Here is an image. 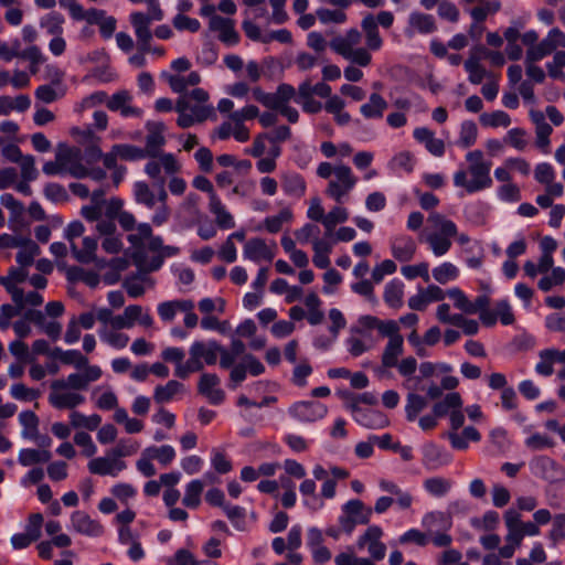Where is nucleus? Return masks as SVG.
Returning a JSON list of instances; mask_svg holds the SVG:
<instances>
[{
  "instance_id": "38",
  "label": "nucleus",
  "mask_w": 565,
  "mask_h": 565,
  "mask_svg": "<svg viewBox=\"0 0 565 565\" xmlns=\"http://www.w3.org/2000/svg\"><path fill=\"white\" fill-rule=\"evenodd\" d=\"M209 210L214 215L217 227L221 230L235 227L234 216L223 204L218 195H212L211 200H209Z\"/></svg>"
},
{
  "instance_id": "17",
  "label": "nucleus",
  "mask_w": 565,
  "mask_h": 565,
  "mask_svg": "<svg viewBox=\"0 0 565 565\" xmlns=\"http://www.w3.org/2000/svg\"><path fill=\"white\" fill-rule=\"evenodd\" d=\"M153 322L149 311L145 310L140 305L127 306L121 315H117L114 318V327L122 329H131L136 323L143 328H151Z\"/></svg>"
},
{
  "instance_id": "10",
  "label": "nucleus",
  "mask_w": 565,
  "mask_h": 565,
  "mask_svg": "<svg viewBox=\"0 0 565 565\" xmlns=\"http://www.w3.org/2000/svg\"><path fill=\"white\" fill-rule=\"evenodd\" d=\"M148 13L136 11L129 15L140 51L143 52L150 51L149 44L152 39L151 23L163 19V11L160 8L159 0H148Z\"/></svg>"
},
{
  "instance_id": "14",
  "label": "nucleus",
  "mask_w": 565,
  "mask_h": 565,
  "mask_svg": "<svg viewBox=\"0 0 565 565\" xmlns=\"http://www.w3.org/2000/svg\"><path fill=\"white\" fill-rule=\"evenodd\" d=\"M68 529L76 534L87 537H99L105 532L100 521L93 519L83 510H75L71 513Z\"/></svg>"
},
{
  "instance_id": "41",
  "label": "nucleus",
  "mask_w": 565,
  "mask_h": 565,
  "mask_svg": "<svg viewBox=\"0 0 565 565\" xmlns=\"http://www.w3.org/2000/svg\"><path fill=\"white\" fill-rule=\"evenodd\" d=\"M104 196V189H97L92 192L90 204L82 207V215L87 222H93L99 218L103 215L104 210H107L109 201H106Z\"/></svg>"
},
{
  "instance_id": "26",
  "label": "nucleus",
  "mask_w": 565,
  "mask_h": 565,
  "mask_svg": "<svg viewBox=\"0 0 565 565\" xmlns=\"http://www.w3.org/2000/svg\"><path fill=\"white\" fill-rule=\"evenodd\" d=\"M82 369V371L71 373L65 379H62L67 385L79 393L86 391L90 383L98 381L103 375L100 366L95 364Z\"/></svg>"
},
{
  "instance_id": "2",
  "label": "nucleus",
  "mask_w": 565,
  "mask_h": 565,
  "mask_svg": "<svg viewBox=\"0 0 565 565\" xmlns=\"http://www.w3.org/2000/svg\"><path fill=\"white\" fill-rule=\"evenodd\" d=\"M136 233L128 235L127 239L131 244V258L138 269L145 271L158 270L166 257H172L179 254L180 249L175 246H164L160 236L152 235V228L148 223H141L137 226Z\"/></svg>"
},
{
  "instance_id": "49",
  "label": "nucleus",
  "mask_w": 565,
  "mask_h": 565,
  "mask_svg": "<svg viewBox=\"0 0 565 565\" xmlns=\"http://www.w3.org/2000/svg\"><path fill=\"white\" fill-rule=\"evenodd\" d=\"M46 68L47 76L51 78V83L49 85H41L38 87V99L43 100L45 103H51L58 97L56 87L61 83V73L55 67L46 66Z\"/></svg>"
},
{
  "instance_id": "5",
  "label": "nucleus",
  "mask_w": 565,
  "mask_h": 565,
  "mask_svg": "<svg viewBox=\"0 0 565 565\" xmlns=\"http://www.w3.org/2000/svg\"><path fill=\"white\" fill-rule=\"evenodd\" d=\"M467 169H459L454 173L452 181L456 188L462 189L468 194H473L492 186L490 174L492 163L484 159L481 150H472L466 153Z\"/></svg>"
},
{
  "instance_id": "45",
  "label": "nucleus",
  "mask_w": 565,
  "mask_h": 565,
  "mask_svg": "<svg viewBox=\"0 0 565 565\" xmlns=\"http://www.w3.org/2000/svg\"><path fill=\"white\" fill-rule=\"evenodd\" d=\"M404 289L405 285L401 279L394 278L390 280L385 285L383 292L385 303L393 309L402 308L404 305Z\"/></svg>"
},
{
  "instance_id": "35",
  "label": "nucleus",
  "mask_w": 565,
  "mask_h": 565,
  "mask_svg": "<svg viewBox=\"0 0 565 565\" xmlns=\"http://www.w3.org/2000/svg\"><path fill=\"white\" fill-rule=\"evenodd\" d=\"M507 527L505 542L518 545L519 547L524 540V533L521 526V514L515 509H508L503 515Z\"/></svg>"
},
{
  "instance_id": "25",
  "label": "nucleus",
  "mask_w": 565,
  "mask_h": 565,
  "mask_svg": "<svg viewBox=\"0 0 565 565\" xmlns=\"http://www.w3.org/2000/svg\"><path fill=\"white\" fill-rule=\"evenodd\" d=\"M498 321L503 326H511L515 321L512 307L508 299L498 300L494 310H483L481 312V322L483 326L493 327Z\"/></svg>"
},
{
  "instance_id": "15",
  "label": "nucleus",
  "mask_w": 565,
  "mask_h": 565,
  "mask_svg": "<svg viewBox=\"0 0 565 565\" xmlns=\"http://www.w3.org/2000/svg\"><path fill=\"white\" fill-rule=\"evenodd\" d=\"M383 530L379 525H370L356 540L359 550L366 548L373 561H382L386 554V546L381 541Z\"/></svg>"
},
{
  "instance_id": "64",
  "label": "nucleus",
  "mask_w": 565,
  "mask_h": 565,
  "mask_svg": "<svg viewBox=\"0 0 565 565\" xmlns=\"http://www.w3.org/2000/svg\"><path fill=\"white\" fill-rule=\"evenodd\" d=\"M134 196L138 204H142L148 209H153L158 202V195L143 181L134 184Z\"/></svg>"
},
{
  "instance_id": "1",
  "label": "nucleus",
  "mask_w": 565,
  "mask_h": 565,
  "mask_svg": "<svg viewBox=\"0 0 565 565\" xmlns=\"http://www.w3.org/2000/svg\"><path fill=\"white\" fill-rule=\"evenodd\" d=\"M361 26L365 33L366 47L361 46L362 34L356 29H350L343 34L334 36L329 46L338 55L360 67H366L372 62V51H379L383 45L377 22L372 14L362 19Z\"/></svg>"
},
{
  "instance_id": "9",
  "label": "nucleus",
  "mask_w": 565,
  "mask_h": 565,
  "mask_svg": "<svg viewBox=\"0 0 565 565\" xmlns=\"http://www.w3.org/2000/svg\"><path fill=\"white\" fill-rule=\"evenodd\" d=\"M185 367H179L178 377L185 379L189 374L203 370L204 364L213 365L221 356V345L216 341H194L189 349Z\"/></svg>"
},
{
  "instance_id": "23",
  "label": "nucleus",
  "mask_w": 565,
  "mask_h": 565,
  "mask_svg": "<svg viewBox=\"0 0 565 565\" xmlns=\"http://www.w3.org/2000/svg\"><path fill=\"white\" fill-rule=\"evenodd\" d=\"M126 469V462L110 451L103 457H97L88 462V470L98 476L117 477Z\"/></svg>"
},
{
  "instance_id": "34",
  "label": "nucleus",
  "mask_w": 565,
  "mask_h": 565,
  "mask_svg": "<svg viewBox=\"0 0 565 565\" xmlns=\"http://www.w3.org/2000/svg\"><path fill=\"white\" fill-rule=\"evenodd\" d=\"M413 137L424 145L425 149L434 157L440 158L445 154V142L436 138L435 132L426 127H417Z\"/></svg>"
},
{
  "instance_id": "46",
  "label": "nucleus",
  "mask_w": 565,
  "mask_h": 565,
  "mask_svg": "<svg viewBox=\"0 0 565 565\" xmlns=\"http://www.w3.org/2000/svg\"><path fill=\"white\" fill-rule=\"evenodd\" d=\"M73 136L77 137L82 141H87L88 143H92L88 146L85 150V153L83 156V159L90 164L99 161L103 158V151L100 148L94 143V140L96 139L94 132L87 128L85 130L79 129H73L72 131Z\"/></svg>"
},
{
  "instance_id": "13",
  "label": "nucleus",
  "mask_w": 565,
  "mask_h": 565,
  "mask_svg": "<svg viewBox=\"0 0 565 565\" xmlns=\"http://www.w3.org/2000/svg\"><path fill=\"white\" fill-rule=\"evenodd\" d=\"M288 414L295 420L302 424H310L320 420L328 414V407L316 401H301L294 403Z\"/></svg>"
},
{
  "instance_id": "57",
  "label": "nucleus",
  "mask_w": 565,
  "mask_h": 565,
  "mask_svg": "<svg viewBox=\"0 0 565 565\" xmlns=\"http://www.w3.org/2000/svg\"><path fill=\"white\" fill-rule=\"evenodd\" d=\"M460 269L451 262H443L431 270L433 278L440 285H446L459 278Z\"/></svg>"
},
{
  "instance_id": "63",
  "label": "nucleus",
  "mask_w": 565,
  "mask_h": 565,
  "mask_svg": "<svg viewBox=\"0 0 565 565\" xmlns=\"http://www.w3.org/2000/svg\"><path fill=\"white\" fill-rule=\"evenodd\" d=\"M349 218V212L345 207L337 205L332 207L324 216L323 227L326 230V236H332L335 226L340 223H344Z\"/></svg>"
},
{
  "instance_id": "62",
  "label": "nucleus",
  "mask_w": 565,
  "mask_h": 565,
  "mask_svg": "<svg viewBox=\"0 0 565 565\" xmlns=\"http://www.w3.org/2000/svg\"><path fill=\"white\" fill-rule=\"evenodd\" d=\"M143 450L152 460H157L163 467L169 466L177 456L174 448L170 445L149 446Z\"/></svg>"
},
{
  "instance_id": "16",
  "label": "nucleus",
  "mask_w": 565,
  "mask_h": 565,
  "mask_svg": "<svg viewBox=\"0 0 565 565\" xmlns=\"http://www.w3.org/2000/svg\"><path fill=\"white\" fill-rule=\"evenodd\" d=\"M57 159L64 174L78 179L86 177L87 168L83 164V154L79 148L61 146L57 149Z\"/></svg>"
},
{
  "instance_id": "59",
  "label": "nucleus",
  "mask_w": 565,
  "mask_h": 565,
  "mask_svg": "<svg viewBox=\"0 0 565 565\" xmlns=\"http://www.w3.org/2000/svg\"><path fill=\"white\" fill-rule=\"evenodd\" d=\"M478 139V127L472 120H463L460 124L459 135L456 145L461 149L472 147Z\"/></svg>"
},
{
  "instance_id": "39",
  "label": "nucleus",
  "mask_w": 565,
  "mask_h": 565,
  "mask_svg": "<svg viewBox=\"0 0 565 565\" xmlns=\"http://www.w3.org/2000/svg\"><path fill=\"white\" fill-rule=\"evenodd\" d=\"M92 401L100 411H111L118 405V397L114 390L106 384L97 385L92 390Z\"/></svg>"
},
{
  "instance_id": "36",
  "label": "nucleus",
  "mask_w": 565,
  "mask_h": 565,
  "mask_svg": "<svg viewBox=\"0 0 565 565\" xmlns=\"http://www.w3.org/2000/svg\"><path fill=\"white\" fill-rule=\"evenodd\" d=\"M122 328L113 326H100L97 333L100 341L115 350H122L129 343V335L124 333Z\"/></svg>"
},
{
  "instance_id": "33",
  "label": "nucleus",
  "mask_w": 565,
  "mask_h": 565,
  "mask_svg": "<svg viewBox=\"0 0 565 565\" xmlns=\"http://www.w3.org/2000/svg\"><path fill=\"white\" fill-rule=\"evenodd\" d=\"M122 206V202L119 199L109 200L107 210H104L103 215L95 220L96 231L102 236H107L116 232V218L119 210Z\"/></svg>"
},
{
  "instance_id": "7",
  "label": "nucleus",
  "mask_w": 565,
  "mask_h": 565,
  "mask_svg": "<svg viewBox=\"0 0 565 565\" xmlns=\"http://www.w3.org/2000/svg\"><path fill=\"white\" fill-rule=\"evenodd\" d=\"M317 175L329 180L326 194L339 204L345 201L358 183V178L354 175L351 167L344 163L320 162L317 167Z\"/></svg>"
},
{
  "instance_id": "29",
  "label": "nucleus",
  "mask_w": 565,
  "mask_h": 565,
  "mask_svg": "<svg viewBox=\"0 0 565 565\" xmlns=\"http://www.w3.org/2000/svg\"><path fill=\"white\" fill-rule=\"evenodd\" d=\"M392 256L399 263L411 262L417 250L415 239L408 235H397L390 241Z\"/></svg>"
},
{
  "instance_id": "47",
  "label": "nucleus",
  "mask_w": 565,
  "mask_h": 565,
  "mask_svg": "<svg viewBox=\"0 0 565 565\" xmlns=\"http://www.w3.org/2000/svg\"><path fill=\"white\" fill-rule=\"evenodd\" d=\"M294 218V213L289 207L281 209L278 214L267 216L263 224L257 226V231H267L270 234H276L281 231L284 224L290 223Z\"/></svg>"
},
{
  "instance_id": "48",
  "label": "nucleus",
  "mask_w": 565,
  "mask_h": 565,
  "mask_svg": "<svg viewBox=\"0 0 565 565\" xmlns=\"http://www.w3.org/2000/svg\"><path fill=\"white\" fill-rule=\"evenodd\" d=\"M341 510L351 515L358 524H367L373 513V510L359 499L347 501Z\"/></svg>"
},
{
  "instance_id": "50",
  "label": "nucleus",
  "mask_w": 565,
  "mask_h": 565,
  "mask_svg": "<svg viewBox=\"0 0 565 565\" xmlns=\"http://www.w3.org/2000/svg\"><path fill=\"white\" fill-rule=\"evenodd\" d=\"M205 483L201 479H193L185 484L182 504L189 509L195 510L201 504V497Z\"/></svg>"
},
{
  "instance_id": "56",
  "label": "nucleus",
  "mask_w": 565,
  "mask_h": 565,
  "mask_svg": "<svg viewBox=\"0 0 565 565\" xmlns=\"http://www.w3.org/2000/svg\"><path fill=\"white\" fill-rule=\"evenodd\" d=\"M408 24L413 30L422 34L433 33L437 29L434 15L417 11L409 14Z\"/></svg>"
},
{
  "instance_id": "55",
  "label": "nucleus",
  "mask_w": 565,
  "mask_h": 565,
  "mask_svg": "<svg viewBox=\"0 0 565 565\" xmlns=\"http://www.w3.org/2000/svg\"><path fill=\"white\" fill-rule=\"evenodd\" d=\"M404 352V339H392V341H387L383 353H382V364L384 367L391 369L397 365L398 358Z\"/></svg>"
},
{
  "instance_id": "22",
  "label": "nucleus",
  "mask_w": 565,
  "mask_h": 565,
  "mask_svg": "<svg viewBox=\"0 0 565 565\" xmlns=\"http://www.w3.org/2000/svg\"><path fill=\"white\" fill-rule=\"evenodd\" d=\"M353 419L361 426L370 429H381L388 426V418L380 411L365 409L356 404H350L348 406Z\"/></svg>"
},
{
  "instance_id": "20",
  "label": "nucleus",
  "mask_w": 565,
  "mask_h": 565,
  "mask_svg": "<svg viewBox=\"0 0 565 565\" xmlns=\"http://www.w3.org/2000/svg\"><path fill=\"white\" fill-rule=\"evenodd\" d=\"M422 463L428 470H437L452 461V456L444 447L435 443H426L422 446Z\"/></svg>"
},
{
  "instance_id": "54",
  "label": "nucleus",
  "mask_w": 565,
  "mask_h": 565,
  "mask_svg": "<svg viewBox=\"0 0 565 565\" xmlns=\"http://www.w3.org/2000/svg\"><path fill=\"white\" fill-rule=\"evenodd\" d=\"M282 188L286 194L301 198L306 193V181L296 172H286L281 175Z\"/></svg>"
},
{
  "instance_id": "32",
  "label": "nucleus",
  "mask_w": 565,
  "mask_h": 565,
  "mask_svg": "<svg viewBox=\"0 0 565 565\" xmlns=\"http://www.w3.org/2000/svg\"><path fill=\"white\" fill-rule=\"evenodd\" d=\"M210 30L218 33V39L224 44L232 46L239 41V35L235 30L234 21L223 17H212L209 21Z\"/></svg>"
},
{
  "instance_id": "61",
  "label": "nucleus",
  "mask_w": 565,
  "mask_h": 565,
  "mask_svg": "<svg viewBox=\"0 0 565 565\" xmlns=\"http://www.w3.org/2000/svg\"><path fill=\"white\" fill-rule=\"evenodd\" d=\"M387 107L386 100L379 94L373 93L367 103L360 108L361 114L365 118H381Z\"/></svg>"
},
{
  "instance_id": "3",
  "label": "nucleus",
  "mask_w": 565,
  "mask_h": 565,
  "mask_svg": "<svg viewBox=\"0 0 565 565\" xmlns=\"http://www.w3.org/2000/svg\"><path fill=\"white\" fill-rule=\"evenodd\" d=\"M428 226L420 233L419 241L425 243L435 257H443L451 249L452 241L466 246L471 242L467 233H459L457 224L439 212H430Z\"/></svg>"
},
{
  "instance_id": "19",
  "label": "nucleus",
  "mask_w": 565,
  "mask_h": 565,
  "mask_svg": "<svg viewBox=\"0 0 565 565\" xmlns=\"http://www.w3.org/2000/svg\"><path fill=\"white\" fill-rule=\"evenodd\" d=\"M277 245L274 241L267 243L260 237L248 239L243 248V257L253 263L271 262L276 255Z\"/></svg>"
},
{
  "instance_id": "8",
  "label": "nucleus",
  "mask_w": 565,
  "mask_h": 565,
  "mask_svg": "<svg viewBox=\"0 0 565 565\" xmlns=\"http://www.w3.org/2000/svg\"><path fill=\"white\" fill-rule=\"evenodd\" d=\"M0 285L11 295L12 301L29 311L35 307V276L29 277L24 267H13L7 276H0Z\"/></svg>"
},
{
  "instance_id": "4",
  "label": "nucleus",
  "mask_w": 565,
  "mask_h": 565,
  "mask_svg": "<svg viewBox=\"0 0 565 565\" xmlns=\"http://www.w3.org/2000/svg\"><path fill=\"white\" fill-rule=\"evenodd\" d=\"M220 366L231 369L230 380L239 384L247 374L258 376L265 372L264 364L253 354L246 353V347L239 339H233L228 349L221 347Z\"/></svg>"
},
{
  "instance_id": "21",
  "label": "nucleus",
  "mask_w": 565,
  "mask_h": 565,
  "mask_svg": "<svg viewBox=\"0 0 565 565\" xmlns=\"http://www.w3.org/2000/svg\"><path fill=\"white\" fill-rule=\"evenodd\" d=\"M459 502H452L448 505V511H430L423 515L422 526L428 533H435L436 531H448L452 525L451 513L457 510Z\"/></svg>"
},
{
  "instance_id": "43",
  "label": "nucleus",
  "mask_w": 565,
  "mask_h": 565,
  "mask_svg": "<svg viewBox=\"0 0 565 565\" xmlns=\"http://www.w3.org/2000/svg\"><path fill=\"white\" fill-rule=\"evenodd\" d=\"M0 57L6 61H11L13 57H22L30 61V71L35 73V49L30 47L22 50L20 43H14L9 46L7 43L0 40Z\"/></svg>"
},
{
  "instance_id": "18",
  "label": "nucleus",
  "mask_w": 565,
  "mask_h": 565,
  "mask_svg": "<svg viewBox=\"0 0 565 565\" xmlns=\"http://www.w3.org/2000/svg\"><path fill=\"white\" fill-rule=\"evenodd\" d=\"M557 47H565V33L558 28L551 29L531 50H526L530 60H543L556 51Z\"/></svg>"
},
{
  "instance_id": "60",
  "label": "nucleus",
  "mask_w": 565,
  "mask_h": 565,
  "mask_svg": "<svg viewBox=\"0 0 565 565\" xmlns=\"http://www.w3.org/2000/svg\"><path fill=\"white\" fill-rule=\"evenodd\" d=\"M51 355L53 358H58V360L65 364L74 365L78 370L89 365L88 359L85 355H83L78 350L63 351L60 348H55L51 351Z\"/></svg>"
},
{
  "instance_id": "27",
  "label": "nucleus",
  "mask_w": 565,
  "mask_h": 565,
  "mask_svg": "<svg viewBox=\"0 0 565 565\" xmlns=\"http://www.w3.org/2000/svg\"><path fill=\"white\" fill-rule=\"evenodd\" d=\"M445 291L437 285H428L426 288H418L417 292L408 298V307L412 310L424 311L428 305L443 301Z\"/></svg>"
},
{
  "instance_id": "40",
  "label": "nucleus",
  "mask_w": 565,
  "mask_h": 565,
  "mask_svg": "<svg viewBox=\"0 0 565 565\" xmlns=\"http://www.w3.org/2000/svg\"><path fill=\"white\" fill-rule=\"evenodd\" d=\"M139 270V274L127 277L122 284L128 296L131 298L141 297L147 287L151 288L154 285V281L147 275L149 271H145L142 269Z\"/></svg>"
},
{
  "instance_id": "52",
  "label": "nucleus",
  "mask_w": 565,
  "mask_h": 565,
  "mask_svg": "<svg viewBox=\"0 0 565 565\" xmlns=\"http://www.w3.org/2000/svg\"><path fill=\"white\" fill-rule=\"evenodd\" d=\"M201 82V76L198 72H191L188 75H170L168 83L170 88L181 95L189 94L186 90L189 87H194Z\"/></svg>"
},
{
  "instance_id": "11",
  "label": "nucleus",
  "mask_w": 565,
  "mask_h": 565,
  "mask_svg": "<svg viewBox=\"0 0 565 565\" xmlns=\"http://www.w3.org/2000/svg\"><path fill=\"white\" fill-rule=\"evenodd\" d=\"M49 403L56 409H74L86 402L83 393L76 392L62 379L54 380L50 385Z\"/></svg>"
},
{
  "instance_id": "31",
  "label": "nucleus",
  "mask_w": 565,
  "mask_h": 565,
  "mask_svg": "<svg viewBox=\"0 0 565 565\" xmlns=\"http://www.w3.org/2000/svg\"><path fill=\"white\" fill-rule=\"evenodd\" d=\"M148 135L146 137V147L142 148L147 152V157H157L159 153H163L161 148L166 143L163 131L166 129L163 122L160 121H148L146 124Z\"/></svg>"
},
{
  "instance_id": "30",
  "label": "nucleus",
  "mask_w": 565,
  "mask_h": 565,
  "mask_svg": "<svg viewBox=\"0 0 565 565\" xmlns=\"http://www.w3.org/2000/svg\"><path fill=\"white\" fill-rule=\"evenodd\" d=\"M220 377L213 373H203L199 381V392L205 396L211 404L218 405L224 401L225 393L220 387Z\"/></svg>"
},
{
  "instance_id": "28",
  "label": "nucleus",
  "mask_w": 565,
  "mask_h": 565,
  "mask_svg": "<svg viewBox=\"0 0 565 565\" xmlns=\"http://www.w3.org/2000/svg\"><path fill=\"white\" fill-rule=\"evenodd\" d=\"M132 96L128 90H118L107 100V108L111 111H119L125 118L142 116L141 108L131 105Z\"/></svg>"
},
{
  "instance_id": "6",
  "label": "nucleus",
  "mask_w": 565,
  "mask_h": 565,
  "mask_svg": "<svg viewBox=\"0 0 565 565\" xmlns=\"http://www.w3.org/2000/svg\"><path fill=\"white\" fill-rule=\"evenodd\" d=\"M209 93L203 88H193L189 94L179 96L175 103L177 124L189 128L205 121L214 115V107L209 103Z\"/></svg>"
},
{
  "instance_id": "37",
  "label": "nucleus",
  "mask_w": 565,
  "mask_h": 565,
  "mask_svg": "<svg viewBox=\"0 0 565 565\" xmlns=\"http://www.w3.org/2000/svg\"><path fill=\"white\" fill-rule=\"evenodd\" d=\"M97 247V239L90 236H85L81 241V246L77 245L76 242H72L71 250L73 257L77 262L82 264H89L96 260Z\"/></svg>"
},
{
  "instance_id": "12",
  "label": "nucleus",
  "mask_w": 565,
  "mask_h": 565,
  "mask_svg": "<svg viewBox=\"0 0 565 565\" xmlns=\"http://www.w3.org/2000/svg\"><path fill=\"white\" fill-rule=\"evenodd\" d=\"M150 160L145 166V172L148 177L159 182V189L163 188L164 178L162 172L167 175H172L180 170V163L174 154L164 152L159 153L157 157H149Z\"/></svg>"
},
{
  "instance_id": "53",
  "label": "nucleus",
  "mask_w": 565,
  "mask_h": 565,
  "mask_svg": "<svg viewBox=\"0 0 565 565\" xmlns=\"http://www.w3.org/2000/svg\"><path fill=\"white\" fill-rule=\"evenodd\" d=\"M463 401L458 392H451L444 396V398L433 406L435 416L443 417L450 414L456 408H462Z\"/></svg>"
},
{
  "instance_id": "24",
  "label": "nucleus",
  "mask_w": 565,
  "mask_h": 565,
  "mask_svg": "<svg viewBox=\"0 0 565 565\" xmlns=\"http://www.w3.org/2000/svg\"><path fill=\"white\" fill-rule=\"evenodd\" d=\"M531 472L541 479L550 482L559 480L563 477V470L555 460L547 456H537L530 461Z\"/></svg>"
},
{
  "instance_id": "44",
  "label": "nucleus",
  "mask_w": 565,
  "mask_h": 565,
  "mask_svg": "<svg viewBox=\"0 0 565 565\" xmlns=\"http://www.w3.org/2000/svg\"><path fill=\"white\" fill-rule=\"evenodd\" d=\"M216 136L222 140L233 136L236 141L246 142L249 139V129L244 124L230 118L217 128Z\"/></svg>"
},
{
  "instance_id": "58",
  "label": "nucleus",
  "mask_w": 565,
  "mask_h": 565,
  "mask_svg": "<svg viewBox=\"0 0 565 565\" xmlns=\"http://www.w3.org/2000/svg\"><path fill=\"white\" fill-rule=\"evenodd\" d=\"M424 490L435 498L445 497L452 488V481L444 477H430L423 482Z\"/></svg>"
},
{
  "instance_id": "51",
  "label": "nucleus",
  "mask_w": 565,
  "mask_h": 565,
  "mask_svg": "<svg viewBox=\"0 0 565 565\" xmlns=\"http://www.w3.org/2000/svg\"><path fill=\"white\" fill-rule=\"evenodd\" d=\"M184 385L175 380H170L164 385H158L153 392V399L158 404L172 402L177 395L183 393Z\"/></svg>"
},
{
  "instance_id": "42",
  "label": "nucleus",
  "mask_w": 565,
  "mask_h": 565,
  "mask_svg": "<svg viewBox=\"0 0 565 565\" xmlns=\"http://www.w3.org/2000/svg\"><path fill=\"white\" fill-rule=\"evenodd\" d=\"M379 487L382 491L394 495V503H396L398 509L408 510L412 508L414 498L409 491L403 490L395 482L386 479H382L379 482Z\"/></svg>"
}]
</instances>
